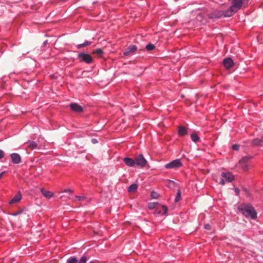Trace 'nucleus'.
<instances>
[{"mask_svg": "<svg viewBox=\"0 0 263 263\" xmlns=\"http://www.w3.org/2000/svg\"><path fill=\"white\" fill-rule=\"evenodd\" d=\"M137 50V46L133 45L130 46L128 48H126L123 52V54L125 56H127L134 53Z\"/></svg>", "mask_w": 263, "mask_h": 263, "instance_id": "nucleus-10", "label": "nucleus"}, {"mask_svg": "<svg viewBox=\"0 0 263 263\" xmlns=\"http://www.w3.org/2000/svg\"><path fill=\"white\" fill-rule=\"evenodd\" d=\"M221 177L219 183L222 185L225 184V180L228 182H231L234 180V176L230 173L222 172Z\"/></svg>", "mask_w": 263, "mask_h": 263, "instance_id": "nucleus-4", "label": "nucleus"}, {"mask_svg": "<svg viewBox=\"0 0 263 263\" xmlns=\"http://www.w3.org/2000/svg\"><path fill=\"white\" fill-rule=\"evenodd\" d=\"M103 53V50L100 48H98L96 50L93 51V53H95V54H97L99 55L102 54Z\"/></svg>", "mask_w": 263, "mask_h": 263, "instance_id": "nucleus-26", "label": "nucleus"}, {"mask_svg": "<svg viewBox=\"0 0 263 263\" xmlns=\"http://www.w3.org/2000/svg\"><path fill=\"white\" fill-rule=\"evenodd\" d=\"M178 134L180 136H183L187 134L186 128L184 126H179L178 128Z\"/></svg>", "mask_w": 263, "mask_h": 263, "instance_id": "nucleus-17", "label": "nucleus"}, {"mask_svg": "<svg viewBox=\"0 0 263 263\" xmlns=\"http://www.w3.org/2000/svg\"><path fill=\"white\" fill-rule=\"evenodd\" d=\"M27 144L28 146L32 149H35L37 146L36 142L33 141H29Z\"/></svg>", "mask_w": 263, "mask_h": 263, "instance_id": "nucleus-18", "label": "nucleus"}, {"mask_svg": "<svg viewBox=\"0 0 263 263\" xmlns=\"http://www.w3.org/2000/svg\"><path fill=\"white\" fill-rule=\"evenodd\" d=\"M47 43V41H45L44 42V44H46Z\"/></svg>", "mask_w": 263, "mask_h": 263, "instance_id": "nucleus-40", "label": "nucleus"}, {"mask_svg": "<svg viewBox=\"0 0 263 263\" xmlns=\"http://www.w3.org/2000/svg\"><path fill=\"white\" fill-rule=\"evenodd\" d=\"M236 12L233 9H231V6L228 9L226 10L221 11V16H223L224 17H230L233 15V13Z\"/></svg>", "mask_w": 263, "mask_h": 263, "instance_id": "nucleus-11", "label": "nucleus"}, {"mask_svg": "<svg viewBox=\"0 0 263 263\" xmlns=\"http://www.w3.org/2000/svg\"><path fill=\"white\" fill-rule=\"evenodd\" d=\"M22 199V195L20 192H18L16 195L14 196L13 199L9 202L10 204H13L18 202Z\"/></svg>", "mask_w": 263, "mask_h": 263, "instance_id": "nucleus-15", "label": "nucleus"}, {"mask_svg": "<svg viewBox=\"0 0 263 263\" xmlns=\"http://www.w3.org/2000/svg\"><path fill=\"white\" fill-rule=\"evenodd\" d=\"M158 196H159V195L157 193L155 192H154L153 191L152 193H151V197L153 199H157L158 198Z\"/></svg>", "mask_w": 263, "mask_h": 263, "instance_id": "nucleus-28", "label": "nucleus"}, {"mask_svg": "<svg viewBox=\"0 0 263 263\" xmlns=\"http://www.w3.org/2000/svg\"><path fill=\"white\" fill-rule=\"evenodd\" d=\"M89 263H94L93 261H90Z\"/></svg>", "mask_w": 263, "mask_h": 263, "instance_id": "nucleus-41", "label": "nucleus"}, {"mask_svg": "<svg viewBox=\"0 0 263 263\" xmlns=\"http://www.w3.org/2000/svg\"><path fill=\"white\" fill-rule=\"evenodd\" d=\"M64 192L65 193H72V191L70 189H66L64 191Z\"/></svg>", "mask_w": 263, "mask_h": 263, "instance_id": "nucleus-38", "label": "nucleus"}, {"mask_svg": "<svg viewBox=\"0 0 263 263\" xmlns=\"http://www.w3.org/2000/svg\"><path fill=\"white\" fill-rule=\"evenodd\" d=\"M162 209H163V213H162V215H164L167 212V207L165 206H162Z\"/></svg>", "mask_w": 263, "mask_h": 263, "instance_id": "nucleus-32", "label": "nucleus"}, {"mask_svg": "<svg viewBox=\"0 0 263 263\" xmlns=\"http://www.w3.org/2000/svg\"><path fill=\"white\" fill-rule=\"evenodd\" d=\"M4 157V153L3 151L0 149V159Z\"/></svg>", "mask_w": 263, "mask_h": 263, "instance_id": "nucleus-33", "label": "nucleus"}, {"mask_svg": "<svg viewBox=\"0 0 263 263\" xmlns=\"http://www.w3.org/2000/svg\"><path fill=\"white\" fill-rule=\"evenodd\" d=\"M209 17L211 19L219 18L221 17V11L214 10L209 13Z\"/></svg>", "mask_w": 263, "mask_h": 263, "instance_id": "nucleus-13", "label": "nucleus"}, {"mask_svg": "<svg viewBox=\"0 0 263 263\" xmlns=\"http://www.w3.org/2000/svg\"><path fill=\"white\" fill-rule=\"evenodd\" d=\"M239 145L238 144H233L232 145V148L234 150L238 151L239 149Z\"/></svg>", "mask_w": 263, "mask_h": 263, "instance_id": "nucleus-30", "label": "nucleus"}, {"mask_svg": "<svg viewBox=\"0 0 263 263\" xmlns=\"http://www.w3.org/2000/svg\"><path fill=\"white\" fill-rule=\"evenodd\" d=\"M204 229L206 230H210L211 226L209 224H206L204 225Z\"/></svg>", "mask_w": 263, "mask_h": 263, "instance_id": "nucleus-34", "label": "nucleus"}, {"mask_svg": "<svg viewBox=\"0 0 263 263\" xmlns=\"http://www.w3.org/2000/svg\"><path fill=\"white\" fill-rule=\"evenodd\" d=\"M138 185L136 183H133L128 187V191L129 192H134L137 190Z\"/></svg>", "mask_w": 263, "mask_h": 263, "instance_id": "nucleus-19", "label": "nucleus"}, {"mask_svg": "<svg viewBox=\"0 0 263 263\" xmlns=\"http://www.w3.org/2000/svg\"><path fill=\"white\" fill-rule=\"evenodd\" d=\"M70 109L76 112H81L83 111V107L76 103H71L69 104Z\"/></svg>", "mask_w": 263, "mask_h": 263, "instance_id": "nucleus-9", "label": "nucleus"}, {"mask_svg": "<svg viewBox=\"0 0 263 263\" xmlns=\"http://www.w3.org/2000/svg\"><path fill=\"white\" fill-rule=\"evenodd\" d=\"M41 191L43 195L47 198L49 199L53 196V194L51 192L47 191L43 188L41 189Z\"/></svg>", "mask_w": 263, "mask_h": 263, "instance_id": "nucleus-16", "label": "nucleus"}, {"mask_svg": "<svg viewBox=\"0 0 263 263\" xmlns=\"http://www.w3.org/2000/svg\"><path fill=\"white\" fill-rule=\"evenodd\" d=\"M91 141L93 144H96L98 143V140L95 138L91 139Z\"/></svg>", "mask_w": 263, "mask_h": 263, "instance_id": "nucleus-35", "label": "nucleus"}, {"mask_svg": "<svg viewBox=\"0 0 263 263\" xmlns=\"http://www.w3.org/2000/svg\"><path fill=\"white\" fill-rule=\"evenodd\" d=\"M82 47H83V44H78L77 45V48L78 49H80L82 48Z\"/></svg>", "mask_w": 263, "mask_h": 263, "instance_id": "nucleus-37", "label": "nucleus"}, {"mask_svg": "<svg viewBox=\"0 0 263 263\" xmlns=\"http://www.w3.org/2000/svg\"><path fill=\"white\" fill-rule=\"evenodd\" d=\"M238 211L246 218L255 219L257 217V212L254 208L250 203H242L238 207Z\"/></svg>", "mask_w": 263, "mask_h": 263, "instance_id": "nucleus-1", "label": "nucleus"}, {"mask_svg": "<svg viewBox=\"0 0 263 263\" xmlns=\"http://www.w3.org/2000/svg\"><path fill=\"white\" fill-rule=\"evenodd\" d=\"M252 157L247 156L239 160V164L243 171H247L248 169V161Z\"/></svg>", "mask_w": 263, "mask_h": 263, "instance_id": "nucleus-7", "label": "nucleus"}, {"mask_svg": "<svg viewBox=\"0 0 263 263\" xmlns=\"http://www.w3.org/2000/svg\"><path fill=\"white\" fill-rule=\"evenodd\" d=\"M249 0H233L231 9H233L235 12L240 9L242 6L247 5Z\"/></svg>", "mask_w": 263, "mask_h": 263, "instance_id": "nucleus-2", "label": "nucleus"}, {"mask_svg": "<svg viewBox=\"0 0 263 263\" xmlns=\"http://www.w3.org/2000/svg\"><path fill=\"white\" fill-rule=\"evenodd\" d=\"M223 64L227 69H230L234 66V63L231 58H227L223 60Z\"/></svg>", "mask_w": 263, "mask_h": 263, "instance_id": "nucleus-8", "label": "nucleus"}, {"mask_svg": "<svg viewBox=\"0 0 263 263\" xmlns=\"http://www.w3.org/2000/svg\"><path fill=\"white\" fill-rule=\"evenodd\" d=\"M235 192L236 193V194L237 195H238L239 194V193H240V190L238 188H235Z\"/></svg>", "mask_w": 263, "mask_h": 263, "instance_id": "nucleus-36", "label": "nucleus"}, {"mask_svg": "<svg viewBox=\"0 0 263 263\" xmlns=\"http://www.w3.org/2000/svg\"><path fill=\"white\" fill-rule=\"evenodd\" d=\"M91 44V42L90 41H85L84 43H83V46L85 47Z\"/></svg>", "mask_w": 263, "mask_h": 263, "instance_id": "nucleus-29", "label": "nucleus"}, {"mask_svg": "<svg viewBox=\"0 0 263 263\" xmlns=\"http://www.w3.org/2000/svg\"><path fill=\"white\" fill-rule=\"evenodd\" d=\"M66 263H78V259L76 256H71L67 259Z\"/></svg>", "mask_w": 263, "mask_h": 263, "instance_id": "nucleus-20", "label": "nucleus"}, {"mask_svg": "<svg viewBox=\"0 0 263 263\" xmlns=\"http://www.w3.org/2000/svg\"><path fill=\"white\" fill-rule=\"evenodd\" d=\"M157 204V202H149L148 204V208L151 210H153L155 208Z\"/></svg>", "mask_w": 263, "mask_h": 263, "instance_id": "nucleus-24", "label": "nucleus"}, {"mask_svg": "<svg viewBox=\"0 0 263 263\" xmlns=\"http://www.w3.org/2000/svg\"><path fill=\"white\" fill-rule=\"evenodd\" d=\"M12 162L14 164H18L21 161V157L17 153H12L10 155Z\"/></svg>", "mask_w": 263, "mask_h": 263, "instance_id": "nucleus-12", "label": "nucleus"}, {"mask_svg": "<svg viewBox=\"0 0 263 263\" xmlns=\"http://www.w3.org/2000/svg\"><path fill=\"white\" fill-rule=\"evenodd\" d=\"M192 140L194 142H197L199 139V137L198 135L196 133L192 134L191 135Z\"/></svg>", "mask_w": 263, "mask_h": 263, "instance_id": "nucleus-21", "label": "nucleus"}, {"mask_svg": "<svg viewBox=\"0 0 263 263\" xmlns=\"http://www.w3.org/2000/svg\"><path fill=\"white\" fill-rule=\"evenodd\" d=\"M77 58L78 59H80V62H84L87 64H90L93 62V59L91 56L85 52L79 53Z\"/></svg>", "mask_w": 263, "mask_h": 263, "instance_id": "nucleus-3", "label": "nucleus"}, {"mask_svg": "<svg viewBox=\"0 0 263 263\" xmlns=\"http://www.w3.org/2000/svg\"><path fill=\"white\" fill-rule=\"evenodd\" d=\"M254 145H261L263 143V139H256L253 140Z\"/></svg>", "mask_w": 263, "mask_h": 263, "instance_id": "nucleus-22", "label": "nucleus"}, {"mask_svg": "<svg viewBox=\"0 0 263 263\" xmlns=\"http://www.w3.org/2000/svg\"><path fill=\"white\" fill-rule=\"evenodd\" d=\"M182 166L180 159H176L166 164L164 167L167 169H177Z\"/></svg>", "mask_w": 263, "mask_h": 263, "instance_id": "nucleus-5", "label": "nucleus"}, {"mask_svg": "<svg viewBox=\"0 0 263 263\" xmlns=\"http://www.w3.org/2000/svg\"><path fill=\"white\" fill-rule=\"evenodd\" d=\"M135 164L141 167H143L146 165L147 161L144 158L142 154L139 155L135 159Z\"/></svg>", "mask_w": 263, "mask_h": 263, "instance_id": "nucleus-6", "label": "nucleus"}, {"mask_svg": "<svg viewBox=\"0 0 263 263\" xmlns=\"http://www.w3.org/2000/svg\"><path fill=\"white\" fill-rule=\"evenodd\" d=\"M123 162L125 164L129 167H133L135 165V159L129 157H125L123 159Z\"/></svg>", "mask_w": 263, "mask_h": 263, "instance_id": "nucleus-14", "label": "nucleus"}, {"mask_svg": "<svg viewBox=\"0 0 263 263\" xmlns=\"http://www.w3.org/2000/svg\"><path fill=\"white\" fill-rule=\"evenodd\" d=\"M87 261V257L85 255H83L79 260H78V263H86Z\"/></svg>", "mask_w": 263, "mask_h": 263, "instance_id": "nucleus-25", "label": "nucleus"}, {"mask_svg": "<svg viewBox=\"0 0 263 263\" xmlns=\"http://www.w3.org/2000/svg\"><path fill=\"white\" fill-rule=\"evenodd\" d=\"M169 182L173 184H175V182L173 181H172V180H169Z\"/></svg>", "mask_w": 263, "mask_h": 263, "instance_id": "nucleus-39", "label": "nucleus"}, {"mask_svg": "<svg viewBox=\"0 0 263 263\" xmlns=\"http://www.w3.org/2000/svg\"><path fill=\"white\" fill-rule=\"evenodd\" d=\"M145 48L148 51L153 50L155 49V46L153 44H148L146 45Z\"/></svg>", "mask_w": 263, "mask_h": 263, "instance_id": "nucleus-23", "label": "nucleus"}, {"mask_svg": "<svg viewBox=\"0 0 263 263\" xmlns=\"http://www.w3.org/2000/svg\"><path fill=\"white\" fill-rule=\"evenodd\" d=\"M76 198L78 201H82L85 198V197L84 196H76Z\"/></svg>", "mask_w": 263, "mask_h": 263, "instance_id": "nucleus-31", "label": "nucleus"}, {"mask_svg": "<svg viewBox=\"0 0 263 263\" xmlns=\"http://www.w3.org/2000/svg\"><path fill=\"white\" fill-rule=\"evenodd\" d=\"M180 195H181L180 191L179 190H178L177 192L176 196L175 197V202H178L179 201V200L180 199Z\"/></svg>", "mask_w": 263, "mask_h": 263, "instance_id": "nucleus-27", "label": "nucleus"}]
</instances>
